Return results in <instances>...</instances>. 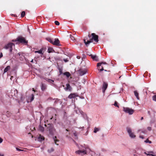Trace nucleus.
Returning <instances> with one entry per match:
<instances>
[{"label":"nucleus","instance_id":"f257e3e1","mask_svg":"<svg viewBox=\"0 0 156 156\" xmlns=\"http://www.w3.org/2000/svg\"><path fill=\"white\" fill-rule=\"evenodd\" d=\"M88 37L90 38L89 40H88L87 37H85L83 39L84 42L86 46H88L90 43L93 42V40L94 41V44H96L98 42V36L95 33H92L91 35L89 34Z\"/></svg>","mask_w":156,"mask_h":156},{"label":"nucleus","instance_id":"f03ea898","mask_svg":"<svg viewBox=\"0 0 156 156\" xmlns=\"http://www.w3.org/2000/svg\"><path fill=\"white\" fill-rule=\"evenodd\" d=\"M126 130L129 134V137L131 138H135L136 136L135 135L134 132L132 131L131 129L127 127L126 128Z\"/></svg>","mask_w":156,"mask_h":156},{"label":"nucleus","instance_id":"7ed1b4c3","mask_svg":"<svg viewBox=\"0 0 156 156\" xmlns=\"http://www.w3.org/2000/svg\"><path fill=\"white\" fill-rule=\"evenodd\" d=\"M15 46V45L12 43L8 44L5 47V48L9 50L10 52V55L12 54V51L13 47Z\"/></svg>","mask_w":156,"mask_h":156},{"label":"nucleus","instance_id":"20e7f679","mask_svg":"<svg viewBox=\"0 0 156 156\" xmlns=\"http://www.w3.org/2000/svg\"><path fill=\"white\" fill-rule=\"evenodd\" d=\"M123 111L126 113H128L129 115H132L134 112V110L129 108L124 107L123 108Z\"/></svg>","mask_w":156,"mask_h":156},{"label":"nucleus","instance_id":"39448f33","mask_svg":"<svg viewBox=\"0 0 156 156\" xmlns=\"http://www.w3.org/2000/svg\"><path fill=\"white\" fill-rule=\"evenodd\" d=\"M17 41L20 43L25 44H27V41H26L25 38L21 36L17 38Z\"/></svg>","mask_w":156,"mask_h":156},{"label":"nucleus","instance_id":"423d86ee","mask_svg":"<svg viewBox=\"0 0 156 156\" xmlns=\"http://www.w3.org/2000/svg\"><path fill=\"white\" fill-rule=\"evenodd\" d=\"M106 64V63L105 62H101L98 63L97 66L98 69L100 71L103 70V67L101 66V65L103 64Z\"/></svg>","mask_w":156,"mask_h":156},{"label":"nucleus","instance_id":"0eeeda50","mask_svg":"<svg viewBox=\"0 0 156 156\" xmlns=\"http://www.w3.org/2000/svg\"><path fill=\"white\" fill-rule=\"evenodd\" d=\"M86 149L85 148V149H83V150H78L75 151V153L77 154L80 155L81 156H83V155L85 154H87V152L86 151V150L85 149Z\"/></svg>","mask_w":156,"mask_h":156},{"label":"nucleus","instance_id":"6e6552de","mask_svg":"<svg viewBox=\"0 0 156 156\" xmlns=\"http://www.w3.org/2000/svg\"><path fill=\"white\" fill-rule=\"evenodd\" d=\"M47 130L49 131V134L51 135H53L55 132L54 127H47Z\"/></svg>","mask_w":156,"mask_h":156},{"label":"nucleus","instance_id":"1a4fd4ad","mask_svg":"<svg viewBox=\"0 0 156 156\" xmlns=\"http://www.w3.org/2000/svg\"><path fill=\"white\" fill-rule=\"evenodd\" d=\"M60 41L58 38H55L54 41H53L52 44L55 46H60L61 44H59Z\"/></svg>","mask_w":156,"mask_h":156},{"label":"nucleus","instance_id":"9d476101","mask_svg":"<svg viewBox=\"0 0 156 156\" xmlns=\"http://www.w3.org/2000/svg\"><path fill=\"white\" fill-rule=\"evenodd\" d=\"M108 86V83L105 82H104L102 87V91L103 93L105 92V90L107 88Z\"/></svg>","mask_w":156,"mask_h":156},{"label":"nucleus","instance_id":"9b49d317","mask_svg":"<svg viewBox=\"0 0 156 156\" xmlns=\"http://www.w3.org/2000/svg\"><path fill=\"white\" fill-rule=\"evenodd\" d=\"M78 95L77 93H72L70 94L68 97V98L72 99L75 97H78Z\"/></svg>","mask_w":156,"mask_h":156},{"label":"nucleus","instance_id":"f8f14e48","mask_svg":"<svg viewBox=\"0 0 156 156\" xmlns=\"http://www.w3.org/2000/svg\"><path fill=\"white\" fill-rule=\"evenodd\" d=\"M41 90L42 91H45L47 89V86L46 85L41 83Z\"/></svg>","mask_w":156,"mask_h":156},{"label":"nucleus","instance_id":"ddd939ff","mask_svg":"<svg viewBox=\"0 0 156 156\" xmlns=\"http://www.w3.org/2000/svg\"><path fill=\"white\" fill-rule=\"evenodd\" d=\"M90 56L91 57V58L94 60L96 61H98V58L96 55H90Z\"/></svg>","mask_w":156,"mask_h":156},{"label":"nucleus","instance_id":"4468645a","mask_svg":"<svg viewBox=\"0 0 156 156\" xmlns=\"http://www.w3.org/2000/svg\"><path fill=\"white\" fill-rule=\"evenodd\" d=\"M37 140L38 141H39L40 142H41L43 140H44V138L43 136L41 135H40L39 136H38L37 137Z\"/></svg>","mask_w":156,"mask_h":156},{"label":"nucleus","instance_id":"2eb2a0df","mask_svg":"<svg viewBox=\"0 0 156 156\" xmlns=\"http://www.w3.org/2000/svg\"><path fill=\"white\" fill-rule=\"evenodd\" d=\"M80 75L81 76H82L85 74H86V70L85 69L84 70H82L80 69L79 71Z\"/></svg>","mask_w":156,"mask_h":156},{"label":"nucleus","instance_id":"dca6fc26","mask_svg":"<svg viewBox=\"0 0 156 156\" xmlns=\"http://www.w3.org/2000/svg\"><path fill=\"white\" fill-rule=\"evenodd\" d=\"M35 53H38L42 55H43L44 53V50L43 48H41L39 50L35 51Z\"/></svg>","mask_w":156,"mask_h":156},{"label":"nucleus","instance_id":"f3484780","mask_svg":"<svg viewBox=\"0 0 156 156\" xmlns=\"http://www.w3.org/2000/svg\"><path fill=\"white\" fill-rule=\"evenodd\" d=\"M66 87L65 88L66 90H68L69 91H71L72 90L71 87L70 86V85L69 83H67L66 84Z\"/></svg>","mask_w":156,"mask_h":156},{"label":"nucleus","instance_id":"a211bd4d","mask_svg":"<svg viewBox=\"0 0 156 156\" xmlns=\"http://www.w3.org/2000/svg\"><path fill=\"white\" fill-rule=\"evenodd\" d=\"M57 137L56 136H55L53 137V139L54 140L55 144L57 145H58V144H57V142H59V140L58 139H56Z\"/></svg>","mask_w":156,"mask_h":156},{"label":"nucleus","instance_id":"6ab92c4d","mask_svg":"<svg viewBox=\"0 0 156 156\" xmlns=\"http://www.w3.org/2000/svg\"><path fill=\"white\" fill-rule=\"evenodd\" d=\"M134 95L136 97L137 99L138 100L139 99V94L137 91H134Z\"/></svg>","mask_w":156,"mask_h":156},{"label":"nucleus","instance_id":"aec40b11","mask_svg":"<svg viewBox=\"0 0 156 156\" xmlns=\"http://www.w3.org/2000/svg\"><path fill=\"white\" fill-rule=\"evenodd\" d=\"M10 66H7L4 69V73H5L7 72L10 69Z\"/></svg>","mask_w":156,"mask_h":156},{"label":"nucleus","instance_id":"412c9836","mask_svg":"<svg viewBox=\"0 0 156 156\" xmlns=\"http://www.w3.org/2000/svg\"><path fill=\"white\" fill-rule=\"evenodd\" d=\"M43 79L49 83H50L51 82V81H52L53 82H54V81L53 80H51L50 79H48L46 77H44V78H43Z\"/></svg>","mask_w":156,"mask_h":156},{"label":"nucleus","instance_id":"4be33fe9","mask_svg":"<svg viewBox=\"0 0 156 156\" xmlns=\"http://www.w3.org/2000/svg\"><path fill=\"white\" fill-rule=\"evenodd\" d=\"M63 74L66 76L68 77H69L70 76V74L69 72H65L63 73Z\"/></svg>","mask_w":156,"mask_h":156},{"label":"nucleus","instance_id":"5701e85b","mask_svg":"<svg viewBox=\"0 0 156 156\" xmlns=\"http://www.w3.org/2000/svg\"><path fill=\"white\" fill-rule=\"evenodd\" d=\"M46 39L47 41H48L49 42L52 44L53 41L54 40H52V39L48 37L46 38Z\"/></svg>","mask_w":156,"mask_h":156},{"label":"nucleus","instance_id":"b1692460","mask_svg":"<svg viewBox=\"0 0 156 156\" xmlns=\"http://www.w3.org/2000/svg\"><path fill=\"white\" fill-rule=\"evenodd\" d=\"M54 149L53 148H51L50 149H49L48 150V152L49 153H50L52 152H53L54 151Z\"/></svg>","mask_w":156,"mask_h":156},{"label":"nucleus","instance_id":"393cba45","mask_svg":"<svg viewBox=\"0 0 156 156\" xmlns=\"http://www.w3.org/2000/svg\"><path fill=\"white\" fill-rule=\"evenodd\" d=\"M11 114L10 112L9 111H7L6 112V115L8 117H9L11 116Z\"/></svg>","mask_w":156,"mask_h":156},{"label":"nucleus","instance_id":"a878e982","mask_svg":"<svg viewBox=\"0 0 156 156\" xmlns=\"http://www.w3.org/2000/svg\"><path fill=\"white\" fill-rule=\"evenodd\" d=\"M38 130L41 132H43L44 130V127H39Z\"/></svg>","mask_w":156,"mask_h":156},{"label":"nucleus","instance_id":"bb28decb","mask_svg":"<svg viewBox=\"0 0 156 156\" xmlns=\"http://www.w3.org/2000/svg\"><path fill=\"white\" fill-rule=\"evenodd\" d=\"M100 130V129L98 128L95 127L94 128V133H96L97 132L99 131Z\"/></svg>","mask_w":156,"mask_h":156},{"label":"nucleus","instance_id":"cd10ccee","mask_svg":"<svg viewBox=\"0 0 156 156\" xmlns=\"http://www.w3.org/2000/svg\"><path fill=\"white\" fill-rule=\"evenodd\" d=\"M25 15V11H23L22 12L21 14V16L22 18H23L24 17Z\"/></svg>","mask_w":156,"mask_h":156},{"label":"nucleus","instance_id":"c85d7f7f","mask_svg":"<svg viewBox=\"0 0 156 156\" xmlns=\"http://www.w3.org/2000/svg\"><path fill=\"white\" fill-rule=\"evenodd\" d=\"M31 97L30 98V102L32 101L34 99V95L33 94H32L31 95Z\"/></svg>","mask_w":156,"mask_h":156},{"label":"nucleus","instance_id":"c756f323","mask_svg":"<svg viewBox=\"0 0 156 156\" xmlns=\"http://www.w3.org/2000/svg\"><path fill=\"white\" fill-rule=\"evenodd\" d=\"M52 51H53V50L52 48H49L48 49V51L49 53L52 52Z\"/></svg>","mask_w":156,"mask_h":156},{"label":"nucleus","instance_id":"7c9ffc66","mask_svg":"<svg viewBox=\"0 0 156 156\" xmlns=\"http://www.w3.org/2000/svg\"><path fill=\"white\" fill-rule=\"evenodd\" d=\"M54 99L55 100V101L54 103V104L55 105L56 104H57L58 103V102L59 101V100L58 98Z\"/></svg>","mask_w":156,"mask_h":156},{"label":"nucleus","instance_id":"2f4dec72","mask_svg":"<svg viewBox=\"0 0 156 156\" xmlns=\"http://www.w3.org/2000/svg\"><path fill=\"white\" fill-rule=\"evenodd\" d=\"M144 142L146 143H149V144H151L152 143L151 141L149 140L148 139L145 140Z\"/></svg>","mask_w":156,"mask_h":156},{"label":"nucleus","instance_id":"473e14b6","mask_svg":"<svg viewBox=\"0 0 156 156\" xmlns=\"http://www.w3.org/2000/svg\"><path fill=\"white\" fill-rule=\"evenodd\" d=\"M80 113L83 116V117L85 118V117L87 116L86 114H84L83 112L82 111L81 112H80Z\"/></svg>","mask_w":156,"mask_h":156},{"label":"nucleus","instance_id":"72a5a7b5","mask_svg":"<svg viewBox=\"0 0 156 156\" xmlns=\"http://www.w3.org/2000/svg\"><path fill=\"white\" fill-rule=\"evenodd\" d=\"M70 37L73 41H75V39L74 38V37L72 35H70Z\"/></svg>","mask_w":156,"mask_h":156},{"label":"nucleus","instance_id":"f704fd0d","mask_svg":"<svg viewBox=\"0 0 156 156\" xmlns=\"http://www.w3.org/2000/svg\"><path fill=\"white\" fill-rule=\"evenodd\" d=\"M152 99L153 100L156 101V95H154L153 96Z\"/></svg>","mask_w":156,"mask_h":156},{"label":"nucleus","instance_id":"c9c22d12","mask_svg":"<svg viewBox=\"0 0 156 156\" xmlns=\"http://www.w3.org/2000/svg\"><path fill=\"white\" fill-rule=\"evenodd\" d=\"M114 106L115 107H119V106L118 105V103L116 101H115L114 103Z\"/></svg>","mask_w":156,"mask_h":156},{"label":"nucleus","instance_id":"e433bc0d","mask_svg":"<svg viewBox=\"0 0 156 156\" xmlns=\"http://www.w3.org/2000/svg\"><path fill=\"white\" fill-rule=\"evenodd\" d=\"M55 23L56 25L58 26L59 25V23L57 21H55Z\"/></svg>","mask_w":156,"mask_h":156},{"label":"nucleus","instance_id":"4c0bfd02","mask_svg":"<svg viewBox=\"0 0 156 156\" xmlns=\"http://www.w3.org/2000/svg\"><path fill=\"white\" fill-rule=\"evenodd\" d=\"M73 133L74 136L75 137H77V134L76 133V132L75 131V132L73 131Z\"/></svg>","mask_w":156,"mask_h":156},{"label":"nucleus","instance_id":"58836bf2","mask_svg":"<svg viewBox=\"0 0 156 156\" xmlns=\"http://www.w3.org/2000/svg\"><path fill=\"white\" fill-rule=\"evenodd\" d=\"M59 72L60 73V74L61 75V74H62V70L60 69H59Z\"/></svg>","mask_w":156,"mask_h":156},{"label":"nucleus","instance_id":"ea45409f","mask_svg":"<svg viewBox=\"0 0 156 156\" xmlns=\"http://www.w3.org/2000/svg\"><path fill=\"white\" fill-rule=\"evenodd\" d=\"M16 149L17 150V151H23V150H21V149H19V148H18L17 147L16 148Z\"/></svg>","mask_w":156,"mask_h":156},{"label":"nucleus","instance_id":"a19ab883","mask_svg":"<svg viewBox=\"0 0 156 156\" xmlns=\"http://www.w3.org/2000/svg\"><path fill=\"white\" fill-rule=\"evenodd\" d=\"M63 60L65 62H67L68 61V60L67 59H64Z\"/></svg>","mask_w":156,"mask_h":156},{"label":"nucleus","instance_id":"79ce46f5","mask_svg":"<svg viewBox=\"0 0 156 156\" xmlns=\"http://www.w3.org/2000/svg\"><path fill=\"white\" fill-rule=\"evenodd\" d=\"M3 56V54L2 52H1L0 54V58L2 57Z\"/></svg>","mask_w":156,"mask_h":156},{"label":"nucleus","instance_id":"37998d69","mask_svg":"<svg viewBox=\"0 0 156 156\" xmlns=\"http://www.w3.org/2000/svg\"><path fill=\"white\" fill-rule=\"evenodd\" d=\"M3 140V139L1 137H0V144L2 142Z\"/></svg>","mask_w":156,"mask_h":156},{"label":"nucleus","instance_id":"c03bdc74","mask_svg":"<svg viewBox=\"0 0 156 156\" xmlns=\"http://www.w3.org/2000/svg\"><path fill=\"white\" fill-rule=\"evenodd\" d=\"M139 137H140V138H142V139H144V136H142L140 135V136H139Z\"/></svg>","mask_w":156,"mask_h":156},{"label":"nucleus","instance_id":"a18cd8bd","mask_svg":"<svg viewBox=\"0 0 156 156\" xmlns=\"http://www.w3.org/2000/svg\"><path fill=\"white\" fill-rule=\"evenodd\" d=\"M147 129L149 131H151V127H147Z\"/></svg>","mask_w":156,"mask_h":156},{"label":"nucleus","instance_id":"49530a36","mask_svg":"<svg viewBox=\"0 0 156 156\" xmlns=\"http://www.w3.org/2000/svg\"><path fill=\"white\" fill-rule=\"evenodd\" d=\"M152 154H147V155H149V156H151V155H152Z\"/></svg>","mask_w":156,"mask_h":156},{"label":"nucleus","instance_id":"de8ad7c7","mask_svg":"<svg viewBox=\"0 0 156 156\" xmlns=\"http://www.w3.org/2000/svg\"><path fill=\"white\" fill-rule=\"evenodd\" d=\"M77 58L78 59H79L80 58V57L79 56H77Z\"/></svg>","mask_w":156,"mask_h":156},{"label":"nucleus","instance_id":"09e8293b","mask_svg":"<svg viewBox=\"0 0 156 156\" xmlns=\"http://www.w3.org/2000/svg\"><path fill=\"white\" fill-rule=\"evenodd\" d=\"M32 90L34 91V92H35L36 91V90L34 89V88H32Z\"/></svg>","mask_w":156,"mask_h":156},{"label":"nucleus","instance_id":"8fccbe9b","mask_svg":"<svg viewBox=\"0 0 156 156\" xmlns=\"http://www.w3.org/2000/svg\"><path fill=\"white\" fill-rule=\"evenodd\" d=\"M143 119H144L143 117H141L140 120H142Z\"/></svg>","mask_w":156,"mask_h":156},{"label":"nucleus","instance_id":"3c124183","mask_svg":"<svg viewBox=\"0 0 156 156\" xmlns=\"http://www.w3.org/2000/svg\"><path fill=\"white\" fill-rule=\"evenodd\" d=\"M142 133H146V131H142Z\"/></svg>","mask_w":156,"mask_h":156},{"label":"nucleus","instance_id":"603ef678","mask_svg":"<svg viewBox=\"0 0 156 156\" xmlns=\"http://www.w3.org/2000/svg\"><path fill=\"white\" fill-rule=\"evenodd\" d=\"M149 153H153V152L152 151H151L150 152H149Z\"/></svg>","mask_w":156,"mask_h":156},{"label":"nucleus","instance_id":"864d4df0","mask_svg":"<svg viewBox=\"0 0 156 156\" xmlns=\"http://www.w3.org/2000/svg\"><path fill=\"white\" fill-rule=\"evenodd\" d=\"M33 62V60L32 59L31 61V62Z\"/></svg>","mask_w":156,"mask_h":156},{"label":"nucleus","instance_id":"5fc2aeb1","mask_svg":"<svg viewBox=\"0 0 156 156\" xmlns=\"http://www.w3.org/2000/svg\"><path fill=\"white\" fill-rule=\"evenodd\" d=\"M144 154H146V155H147V153H146V152H144Z\"/></svg>","mask_w":156,"mask_h":156},{"label":"nucleus","instance_id":"6e6d98bb","mask_svg":"<svg viewBox=\"0 0 156 156\" xmlns=\"http://www.w3.org/2000/svg\"><path fill=\"white\" fill-rule=\"evenodd\" d=\"M151 156H156L152 154V155H151Z\"/></svg>","mask_w":156,"mask_h":156},{"label":"nucleus","instance_id":"4d7b16f0","mask_svg":"<svg viewBox=\"0 0 156 156\" xmlns=\"http://www.w3.org/2000/svg\"><path fill=\"white\" fill-rule=\"evenodd\" d=\"M148 114H149V115H150V111H148Z\"/></svg>","mask_w":156,"mask_h":156},{"label":"nucleus","instance_id":"13d9d810","mask_svg":"<svg viewBox=\"0 0 156 156\" xmlns=\"http://www.w3.org/2000/svg\"><path fill=\"white\" fill-rule=\"evenodd\" d=\"M33 129H34V130H35V127H33Z\"/></svg>","mask_w":156,"mask_h":156},{"label":"nucleus","instance_id":"bf43d9fd","mask_svg":"<svg viewBox=\"0 0 156 156\" xmlns=\"http://www.w3.org/2000/svg\"><path fill=\"white\" fill-rule=\"evenodd\" d=\"M66 130L68 131H69V130L68 129H66Z\"/></svg>","mask_w":156,"mask_h":156},{"label":"nucleus","instance_id":"052dcab7","mask_svg":"<svg viewBox=\"0 0 156 156\" xmlns=\"http://www.w3.org/2000/svg\"><path fill=\"white\" fill-rule=\"evenodd\" d=\"M18 54L20 56V53H19Z\"/></svg>","mask_w":156,"mask_h":156},{"label":"nucleus","instance_id":"680f3d73","mask_svg":"<svg viewBox=\"0 0 156 156\" xmlns=\"http://www.w3.org/2000/svg\"><path fill=\"white\" fill-rule=\"evenodd\" d=\"M28 134H30V133H28Z\"/></svg>","mask_w":156,"mask_h":156},{"label":"nucleus","instance_id":"e2e57ef3","mask_svg":"<svg viewBox=\"0 0 156 156\" xmlns=\"http://www.w3.org/2000/svg\"><path fill=\"white\" fill-rule=\"evenodd\" d=\"M33 137V136L32 135V138Z\"/></svg>","mask_w":156,"mask_h":156},{"label":"nucleus","instance_id":"0e129e2a","mask_svg":"<svg viewBox=\"0 0 156 156\" xmlns=\"http://www.w3.org/2000/svg\"><path fill=\"white\" fill-rule=\"evenodd\" d=\"M105 71H106V70H105Z\"/></svg>","mask_w":156,"mask_h":156}]
</instances>
